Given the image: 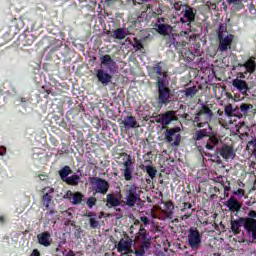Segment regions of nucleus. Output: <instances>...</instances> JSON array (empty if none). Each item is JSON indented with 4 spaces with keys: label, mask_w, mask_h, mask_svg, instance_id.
I'll return each mask as SVG.
<instances>
[{
    "label": "nucleus",
    "mask_w": 256,
    "mask_h": 256,
    "mask_svg": "<svg viewBox=\"0 0 256 256\" xmlns=\"http://www.w3.org/2000/svg\"><path fill=\"white\" fill-rule=\"evenodd\" d=\"M117 67V62L111 58V55L106 54L100 57V69L96 70V78L103 87H107L113 81V75Z\"/></svg>",
    "instance_id": "1"
},
{
    "label": "nucleus",
    "mask_w": 256,
    "mask_h": 256,
    "mask_svg": "<svg viewBox=\"0 0 256 256\" xmlns=\"http://www.w3.org/2000/svg\"><path fill=\"white\" fill-rule=\"evenodd\" d=\"M156 87L158 91V103L160 105H169L173 99V90L169 88V82L164 78H156Z\"/></svg>",
    "instance_id": "2"
},
{
    "label": "nucleus",
    "mask_w": 256,
    "mask_h": 256,
    "mask_svg": "<svg viewBox=\"0 0 256 256\" xmlns=\"http://www.w3.org/2000/svg\"><path fill=\"white\" fill-rule=\"evenodd\" d=\"M141 201V191L135 184L126 185L122 203L127 207H135Z\"/></svg>",
    "instance_id": "3"
},
{
    "label": "nucleus",
    "mask_w": 256,
    "mask_h": 256,
    "mask_svg": "<svg viewBox=\"0 0 256 256\" xmlns=\"http://www.w3.org/2000/svg\"><path fill=\"white\" fill-rule=\"evenodd\" d=\"M164 141L171 143L172 147L181 145V128L179 126L173 128H165Z\"/></svg>",
    "instance_id": "4"
},
{
    "label": "nucleus",
    "mask_w": 256,
    "mask_h": 256,
    "mask_svg": "<svg viewBox=\"0 0 256 256\" xmlns=\"http://www.w3.org/2000/svg\"><path fill=\"white\" fill-rule=\"evenodd\" d=\"M203 241V234L200 233L197 227H190L188 229L187 243L193 249L197 250L201 247Z\"/></svg>",
    "instance_id": "5"
},
{
    "label": "nucleus",
    "mask_w": 256,
    "mask_h": 256,
    "mask_svg": "<svg viewBox=\"0 0 256 256\" xmlns=\"http://www.w3.org/2000/svg\"><path fill=\"white\" fill-rule=\"evenodd\" d=\"M233 41H235V36L233 34H229V33H227L226 35L219 34L218 51H220V53H225V51H229V49H231V45H233Z\"/></svg>",
    "instance_id": "6"
},
{
    "label": "nucleus",
    "mask_w": 256,
    "mask_h": 256,
    "mask_svg": "<svg viewBox=\"0 0 256 256\" xmlns=\"http://www.w3.org/2000/svg\"><path fill=\"white\" fill-rule=\"evenodd\" d=\"M184 9L182 10L183 17L180 18V23H187V25H191V23H195V17H197V9L189 6V4L183 5Z\"/></svg>",
    "instance_id": "7"
},
{
    "label": "nucleus",
    "mask_w": 256,
    "mask_h": 256,
    "mask_svg": "<svg viewBox=\"0 0 256 256\" xmlns=\"http://www.w3.org/2000/svg\"><path fill=\"white\" fill-rule=\"evenodd\" d=\"M175 37V45L174 48L176 51H181L183 47H187L189 41H191V36H189L188 32L182 31L179 34L174 33Z\"/></svg>",
    "instance_id": "8"
},
{
    "label": "nucleus",
    "mask_w": 256,
    "mask_h": 256,
    "mask_svg": "<svg viewBox=\"0 0 256 256\" xmlns=\"http://www.w3.org/2000/svg\"><path fill=\"white\" fill-rule=\"evenodd\" d=\"M244 231L249 241L256 240V219L248 218L244 222Z\"/></svg>",
    "instance_id": "9"
},
{
    "label": "nucleus",
    "mask_w": 256,
    "mask_h": 256,
    "mask_svg": "<svg viewBox=\"0 0 256 256\" xmlns=\"http://www.w3.org/2000/svg\"><path fill=\"white\" fill-rule=\"evenodd\" d=\"M175 120V113L173 111H167L156 118V123H160V125H162V129H169V124Z\"/></svg>",
    "instance_id": "10"
},
{
    "label": "nucleus",
    "mask_w": 256,
    "mask_h": 256,
    "mask_svg": "<svg viewBox=\"0 0 256 256\" xmlns=\"http://www.w3.org/2000/svg\"><path fill=\"white\" fill-rule=\"evenodd\" d=\"M216 153H219L220 157H222V159L225 161H229V159H235L236 155L233 147L227 144H223L221 148H218Z\"/></svg>",
    "instance_id": "11"
},
{
    "label": "nucleus",
    "mask_w": 256,
    "mask_h": 256,
    "mask_svg": "<svg viewBox=\"0 0 256 256\" xmlns=\"http://www.w3.org/2000/svg\"><path fill=\"white\" fill-rule=\"evenodd\" d=\"M96 185L95 191L100 193L101 195H107V191H109V182L103 178H92V184Z\"/></svg>",
    "instance_id": "12"
},
{
    "label": "nucleus",
    "mask_w": 256,
    "mask_h": 256,
    "mask_svg": "<svg viewBox=\"0 0 256 256\" xmlns=\"http://www.w3.org/2000/svg\"><path fill=\"white\" fill-rule=\"evenodd\" d=\"M209 121H211V117L201 114V112L196 113L192 119L193 126L199 129L205 127V125H209Z\"/></svg>",
    "instance_id": "13"
},
{
    "label": "nucleus",
    "mask_w": 256,
    "mask_h": 256,
    "mask_svg": "<svg viewBox=\"0 0 256 256\" xmlns=\"http://www.w3.org/2000/svg\"><path fill=\"white\" fill-rule=\"evenodd\" d=\"M245 218L239 217L238 219L231 217L230 225H231V231L234 233V235H239L241 233V228L243 227L245 229Z\"/></svg>",
    "instance_id": "14"
},
{
    "label": "nucleus",
    "mask_w": 256,
    "mask_h": 256,
    "mask_svg": "<svg viewBox=\"0 0 256 256\" xmlns=\"http://www.w3.org/2000/svg\"><path fill=\"white\" fill-rule=\"evenodd\" d=\"M124 169L122 170L123 177L125 181H133V160H131V156H128L127 160L123 163Z\"/></svg>",
    "instance_id": "15"
},
{
    "label": "nucleus",
    "mask_w": 256,
    "mask_h": 256,
    "mask_svg": "<svg viewBox=\"0 0 256 256\" xmlns=\"http://www.w3.org/2000/svg\"><path fill=\"white\" fill-rule=\"evenodd\" d=\"M133 247V239L129 235H125L121 238L117 245L118 253H123L124 251H129V248Z\"/></svg>",
    "instance_id": "16"
},
{
    "label": "nucleus",
    "mask_w": 256,
    "mask_h": 256,
    "mask_svg": "<svg viewBox=\"0 0 256 256\" xmlns=\"http://www.w3.org/2000/svg\"><path fill=\"white\" fill-rule=\"evenodd\" d=\"M232 86L239 91L242 95H247V91H249V84H247V81L243 79H233L232 80Z\"/></svg>",
    "instance_id": "17"
},
{
    "label": "nucleus",
    "mask_w": 256,
    "mask_h": 256,
    "mask_svg": "<svg viewBox=\"0 0 256 256\" xmlns=\"http://www.w3.org/2000/svg\"><path fill=\"white\" fill-rule=\"evenodd\" d=\"M39 245L42 247H51V243H53V238H51V232L44 231L37 235Z\"/></svg>",
    "instance_id": "18"
},
{
    "label": "nucleus",
    "mask_w": 256,
    "mask_h": 256,
    "mask_svg": "<svg viewBox=\"0 0 256 256\" xmlns=\"http://www.w3.org/2000/svg\"><path fill=\"white\" fill-rule=\"evenodd\" d=\"M226 207H228L229 211H231V213H239V211H241V207H243V205L233 196H231L227 202H226Z\"/></svg>",
    "instance_id": "19"
},
{
    "label": "nucleus",
    "mask_w": 256,
    "mask_h": 256,
    "mask_svg": "<svg viewBox=\"0 0 256 256\" xmlns=\"http://www.w3.org/2000/svg\"><path fill=\"white\" fill-rule=\"evenodd\" d=\"M66 199H69L72 205H81L83 201V194L81 192L73 193L71 190H68L66 193Z\"/></svg>",
    "instance_id": "20"
},
{
    "label": "nucleus",
    "mask_w": 256,
    "mask_h": 256,
    "mask_svg": "<svg viewBox=\"0 0 256 256\" xmlns=\"http://www.w3.org/2000/svg\"><path fill=\"white\" fill-rule=\"evenodd\" d=\"M120 125H124L125 129H137L139 124L137 123V119L134 116H126L124 120L120 123Z\"/></svg>",
    "instance_id": "21"
},
{
    "label": "nucleus",
    "mask_w": 256,
    "mask_h": 256,
    "mask_svg": "<svg viewBox=\"0 0 256 256\" xmlns=\"http://www.w3.org/2000/svg\"><path fill=\"white\" fill-rule=\"evenodd\" d=\"M249 0H226V3L233 11H241L245 9V3Z\"/></svg>",
    "instance_id": "22"
},
{
    "label": "nucleus",
    "mask_w": 256,
    "mask_h": 256,
    "mask_svg": "<svg viewBox=\"0 0 256 256\" xmlns=\"http://www.w3.org/2000/svg\"><path fill=\"white\" fill-rule=\"evenodd\" d=\"M144 163H149L147 166L141 165V169H145L147 175H149L150 179H155L157 177V169L153 167V161L145 160Z\"/></svg>",
    "instance_id": "23"
},
{
    "label": "nucleus",
    "mask_w": 256,
    "mask_h": 256,
    "mask_svg": "<svg viewBox=\"0 0 256 256\" xmlns=\"http://www.w3.org/2000/svg\"><path fill=\"white\" fill-rule=\"evenodd\" d=\"M181 211L184 213L182 220L186 221V219H189L193 215V205L189 202H184Z\"/></svg>",
    "instance_id": "24"
},
{
    "label": "nucleus",
    "mask_w": 256,
    "mask_h": 256,
    "mask_svg": "<svg viewBox=\"0 0 256 256\" xmlns=\"http://www.w3.org/2000/svg\"><path fill=\"white\" fill-rule=\"evenodd\" d=\"M106 205L111 209V207H119L121 205V200L113 194H107Z\"/></svg>",
    "instance_id": "25"
},
{
    "label": "nucleus",
    "mask_w": 256,
    "mask_h": 256,
    "mask_svg": "<svg viewBox=\"0 0 256 256\" xmlns=\"http://www.w3.org/2000/svg\"><path fill=\"white\" fill-rule=\"evenodd\" d=\"M220 142L221 140L217 138V136H209L205 147L208 151H215V147H217Z\"/></svg>",
    "instance_id": "26"
},
{
    "label": "nucleus",
    "mask_w": 256,
    "mask_h": 256,
    "mask_svg": "<svg viewBox=\"0 0 256 256\" xmlns=\"http://www.w3.org/2000/svg\"><path fill=\"white\" fill-rule=\"evenodd\" d=\"M156 31L159 35H162L163 37H167L169 35V30L171 29V25L169 24H155Z\"/></svg>",
    "instance_id": "27"
},
{
    "label": "nucleus",
    "mask_w": 256,
    "mask_h": 256,
    "mask_svg": "<svg viewBox=\"0 0 256 256\" xmlns=\"http://www.w3.org/2000/svg\"><path fill=\"white\" fill-rule=\"evenodd\" d=\"M152 72L156 73L158 77H163L162 79H167V72L163 71V62H158L153 65Z\"/></svg>",
    "instance_id": "28"
},
{
    "label": "nucleus",
    "mask_w": 256,
    "mask_h": 256,
    "mask_svg": "<svg viewBox=\"0 0 256 256\" xmlns=\"http://www.w3.org/2000/svg\"><path fill=\"white\" fill-rule=\"evenodd\" d=\"M54 191L55 189L49 188L48 192L42 196L43 205L46 209H49V205H51V201H53V196L49 195V193H54Z\"/></svg>",
    "instance_id": "29"
},
{
    "label": "nucleus",
    "mask_w": 256,
    "mask_h": 256,
    "mask_svg": "<svg viewBox=\"0 0 256 256\" xmlns=\"http://www.w3.org/2000/svg\"><path fill=\"white\" fill-rule=\"evenodd\" d=\"M244 68H246L247 73H255L256 69V62H255V57H250L249 60H247L244 63Z\"/></svg>",
    "instance_id": "30"
},
{
    "label": "nucleus",
    "mask_w": 256,
    "mask_h": 256,
    "mask_svg": "<svg viewBox=\"0 0 256 256\" xmlns=\"http://www.w3.org/2000/svg\"><path fill=\"white\" fill-rule=\"evenodd\" d=\"M59 176H60V179L62 181H65L69 178V175H71V173H73V170H71V167L70 166H64L62 167L60 170H59Z\"/></svg>",
    "instance_id": "31"
},
{
    "label": "nucleus",
    "mask_w": 256,
    "mask_h": 256,
    "mask_svg": "<svg viewBox=\"0 0 256 256\" xmlns=\"http://www.w3.org/2000/svg\"><path fill=\"white\" fill-rule=\"evenodd\" d=\"M64 183H66L67 185H71L72 187H77V185H79V183H81V177L77 174L72 175V176L66 178Z\"/></svg>",
    "instance_id": "32"
},
{
    "label": "nucleus",
    "mask_w": 256,
    "mask_h": 256,
    "mask_svg": "<svg viewBox=\"0 0 256 256\" xmlns=\"http://www.w3.org/2000/svg\"><path fill=\"white\" fill-rule=\"evenodd\" d=\"M204 137H209V131L206 128L197 130L193 135L194 141H201Z\"/></svg>",
    "instance_id": "33"
},
{
    "label": "nucleus",
    "mask_w": 256,
    "mask_h": 256,
    "mask_svg": "<svg viewBox=\"0 0 256 256\" xmlns=\"http://www.w3.org/2000/svg\"><path fill=\"white\" fill-rule=\"evenodd\" d=\"M164 207L166 209V217H168V219H173V209H175L173 202L171 200L164 202Z\"/></svg>",
    "instance_id": "34"
},
{
    "label": "nucleus",
    "mask_w": 256,
    "mask_h": 256,
    "mask_svg": "<svg viewBox=\"0 0 256 256\" xmlns=\"http://www.w3.org/2000/svg\"><path fill=\"white\" fill-rule=\"evenodd\" d=\"M197 86L188 87L184 90V95L186 99H193L195 95H197Z\"/></svg>",
    "instance_id": "35"
},
{
    "label": "nucleus",
    "mask_w": 256,
    "mask_h": 256,
    "mask_svg": "<svg viewBox=\"0 0 256 256\" xmlns=\"http://www.w3.org/2000/svg\"><path fill=\"white\" fill-rule=\"evenodd\" d=\"M112 37L121 41L125 39V37H127V33H125V30L123 28H117L113 31Z\"/></svg>",
    "instance_id": "36"
},
{
    "label": "nucleus",
    "mask_w": 256,
    "mask_h": 256,
    "mask_svg": "<svg viewBox=\"0 0 256 256\" xmlns=\"http://www.w3.org/2000/svg\"><path fill=\"white\" fill-rule=\"evenodd\" d=\"M240 111L243 115H248V113H251L253 111V105L248 103H242L240 105Z\"/></svg>",
    "instance_id": "37"
},
{
    "label": "nucleus",
    "mask_w": 256,
    "mask_h": 256,
    "mask_svg": "<svg viewBox=\"0 0 256 256\" xmlns=\"http://www.w3.org/2000/svg\"><path fill=\"white\" fill-rule=\"evenodd\" d=\"M198 113H201L202 115H206L207 117L213 119V110H211V108H209V106L207 105H203Z\"/></svg>",
    "instance_id": "38"
},
{
    "label": "nucleus",
    "mask_w": 256,
    "mask_h": 256,
    "mask_svg": "<svg viewBox=\"0 0 256 256\" xmlns=\"http://www.w3.org/2000/svg\"><path fill=\"white\" fill-rule=\"evenodd\" d=\"M165 41L167 47H171L172 45L175 47V33L166 35Z\"/></svg>",
    "instance_id": "39"
},
{
    "label": "nucleus",
    "mask_w": 256,
    "mask_h": 256,
    "mask_svg": "<svg viewBox=\"0 0 256 256\" xmlns=\"http://www.w3.org/2000/svg\"><path fill=\"white\" fill-rule=\"evenodd\" d=\"M246 149H247L248 151H251V153H253V155H255V153H256V139L250 140V141L247 143Z\"/></svg>",
    "instance_id": "40"
},
{
    "label": "nucleus",
    "mask_w": 256,
    "mask_h": 256,
    "mask_svg": "<svg viewBox=\"0 0 256 256\" xmlns=\"http://www.w3.org/2000/svg\"><path fill=\"white\" fill-rule=\"evenodd\" d=\"M227 23H220L218 31H217V35L219 37V35H227Z\"/></svg>",
    "instance_id": "41"
},
{
    "label": "nucleus",
    "mask_w": 256,
    "mask_h": 256,
    "mask_svg": "<svg viewBox=\"0 0 256 256\" xmlns=\"http://www.w3.org/2000/svg\"><path fill=\"white\" fill-rule=\"evenodd\" d=\"M16 103H18V105H27V103H31V98L29 97H20L18 99H16Z\"/></svg>",
    "instance_id": "42"
},
{
    "label": "nucleus",
    "mask_w": 256,
    "mask_h": 256,
    "mask_svg": "<svg viewBox=\"0 0 256 256\" xmlns=\"http://www.w3.org/2000/svg\"><path fill=\"white\" fill-rule=\"evenodd\" d=\"M224 113L227 117H233V105L228 104L224 108Z\"/></svg>",
    "instance_id": "43"
},
{
    "label": "nucleus",
    "mask_w": 256,
    "mask_h": 256,
    "mask_svg": "<svg viewBox=\"0 0 256 256\" xmlns=\"http://www.w3.org/2000/svg\"><path fill=\"white\" fill-rule=\"evenodd\" d=\"M97 204V198L90 197L86 201V205L89 207V209H93V206Z\"/></svg>",
    "instance_id": "44"
},
{
    "label": "nucleus",
    "mask_w": 256,
    "mask_h": 256,
    "mask_svg": "<svg viewBox=\"0 0 256 256\" xmlns=\"http://www.w3.org/2000/svg\"><path fill=\"white\" fill-rule=\"evenodd\" d=\"M240 111H241V109L237 106L235 108H233L232 117H238V119H242L243 114Z\"/></svg>",
    "instance_id": "45"
},
{
    "label": "nucleus",
    "mask_w": 256,
    "mask_h": 256,
    "mask_svg": "<svg viewBox=\"0 0 256 256\" xmlns=\"http://www.w3.org/2000/svg\"><path fill=\"white\" fill-rule=\"evenodd\" d=\"M82 233H83V229H81V226H75L74 237L76 239H81Z\"/></svg>",
    "instance_id": "46"
},
{
    "label": "nucleus",
    "mask_w": 256,
    "mask_h": 256,
    "mask_svg": "<svg viewBox=\"0 0 256 256\" xmlns=\"http://www.w3.org/2000/svg\"><path fill=\"white\" fill-rule=\"evenodd\" d=\"M89 223H90V227H91L92 229H97V228H99L100 223H99V221L96 220L95 218H90V219H89Z\"/></svg>",
    "instance_id": "47"
},
{
    "label": "nucleus",
    "mask_w": 256,
    "mask_h": 256,
    "mask_svg": "<svg viewBox=\"0 0 256 256\" xmlns=\"http://www.w3.org/2000/svg\"><path fill=\"white\" fill-rule=\"evenodd\" d=\"M228 185L225 186V184L223 183H220L221 187H223L224 189V194L226 195L227 197V193H229V191H231V182L227 181Z\"/></svg>",
    "instance_id": "48"
},
{
    "label": "nucleus",
    "mask_w": 256,
    "mask_h": 256,
    "mask_svg": "<svg viewBox=\"0 0 256 256\" xmlns=\"http://www.w3.org/2000/svg\"><path fill=\"white\" fill-rule=\"evenodd\" d=\"M134 49H136L137 51H141V49H143V43H141V41L139 40H135L134 41V45H133Z\"/></svg>",
    "instance_id": "49"
},
{
    "label": "nucleus",
    "mask_w": 256,
    "mask_h": 256,
    "mask_svg": "<svg viewBox=\"0 0 256 256\" xmlns=\"http://www.w3.org/2000/svg\"><path fill=\"white\" fill-rule=\"evenodd\" d=\"M244 219H256V211L250 210L248 213V217H244Z\"/></svg>",
    "instance_id": "50"
},
{
    "label": "nucleus",
    "mask_w": 256,
    "mask_h": 256,
    "mask_svg": "<svg viewBox=\"0 0 256 256\" xmlns=\"http://www.w3.org/2000/svg\"><path fill=\"white\" fill-rule=\"evenodd\" d=\"M233 195H240L241 197H243L245 195V190L239 188L238 190L233 192Z\"/></svg>",
    "instance_id": "51"
},
{
    "label": "nucleus",
    "mask_w": 256,
    "mask_h": 256,
    "mask_svg": "<svg viewBox=\"0 0 256 256\" xmlns=\"http://www.w3.org/2000/svg\"><path fill=\"white\" fill-rule=\"evenodd\" d=\"M140 221H142L144 225H149V218L147 216L140 217Z\"/></svg>",
    "instance_id": "52"
},
{
    "label": "nucleus",
    "mask_w": 256,
    "mask_h": 256,
    "mask_svg": "<svg viewBox=\"0 0 256 256\" xmlns=\"http://www.w3.org/2000/svg\"><path fill=\"white\" fill-rule=\"evenodd\" d=\"M7 153V148L5 146H0V155L3 157Z\"/></svg>",
    "instance_id": "53"
},
{
    "label": "nucleus",
    "mask_w": 256,
    "mask_h": 256,
    "mask_svg": "<svg viewBox=\"0 0 256 256\" xmlns=\"http://www.w3.org/2000/svg\"><path fill=\"white\" fill-rule=\"evenodd\" d=\"M248 9H249L250 13H253V11L256 13L255 4L250 3L248 6Z\"/></svg>",
    "instance_id": "54"
},
{
    "label": "nucleus",
    "mask_w": 256,
    "mask_h": 256,
    "mask_svg": "<svg viewBox=\"0 0 256 256\" xmlns=\"http://www.w3.org/2000/svg\"><path fill=\"white\" fill-rule=\"evenodd\" d=\"M30 256H41V252H39V250L37 249H34L30 254Z\"/></svg>",
    "instance_id": "55"
},
{
    "label": "nucleus",
    "mask_w": 256,
    "mask_h": 256,
    "mask_svg": "<svg viewBox=\"0 0 256 256\" xmlns=\"http://www.w3.org/2000/svg\"><path fill=\"white\" fill-rule=\"evenodd\" d=\"M86 217H90V219H93V217H97V214L95 212H88L86 213Z\"/></svg>",
    "instance_id": "56"
},
{
    "label": "nucleus",
    "mask_w": 256,
    "mask_h": 256,
    "mask_svg": "<svg viewBox=\"0 0 256 256\" xmlns=\"http://www.w3.org/2000/svg\"><path fill=\"white\" fill-rule=\"evenodd\" d=\"M174 9H175L176 11H181V5H180L179 3H175V4H174Z\"/></svg>",
    "instance_id": "57"
},
{
    "label": "nucleus",
    "mask_w": 256,
    "mask_h": 256,
    "mask_svg": "<svg viewBox=\"0 0 256 256\" xmlns=\"http://www.w3.org/2000/svg\"><path fill=\"white\" fill-rule=\"evenodd\" d=\"M46 94L47 95H52L53 97H55L57 95V93L51 91V90H46Z\"/></svg>",
    "instance_id": "58"
},
{
    "label": "nucleus",
    "mask_w": 256,
    "mask_h": 256,
    "mask_svg": "<svg viewBox=\"0 0 256 256\" xmlns=\"http://www.w3.org/2000/svg\"><path fill=\"white\" fill-rule=\"evenodd\" d=\"M65 256H75V252L73 250H69Z\"/></svg>",
    "instance_id": "59"
},
{
    "label": "nucleus",
    "mask_w": 256,
    "mask_h": 256,
    "mask_svg": "<svg viewBox=\"0 0 256 256\" xmlns=\"http://www.w3.org/2000/svg\"><path fill=\"white\" fill-rule=\"evenodd\" d=\"M127 253H133L135 255V251H133L132 247H130L128 250H124Z\"/></svg>",
    "instance_id": "60"
},
{
    "label": "nucleus",
    "mask_w": 256,
    "mask_h": 256,
    "mask_svg": "<svg viewBox=\"0 0 256 256\" xmlns=\"http://www.w3.org/2000/svg\"><path fill=\"white\" fill-rule=\"evenodd\" d=\"M213 189H214V193H219V191H220L219 187H217V186H215Z\"/></svg>",
    "instance_id": "61"
},
{
    "label": "nucleus",
    "mask_w": 256,
    "mask_h": 256,
    "mask_svg": "<svg viewBox=\"0 0 256 256\" xmlns=\"http://www.w3.org/2000/svg\"><path fill=\"white\" fill-rule=\"evenodd\" d=\"M0 223H5V217L0 216Z\"/></svg>",
    "instance_id": "62"
},
{
    "label": "nucleus",
    "mask_w": 256,
    "mask_h": 256,
    "mask_svg": "<svg viewBox=\"0 0 256 256\" xmlns=\"http://www.w3.org/2000/svg\"><path fill=\"white\" fill-rule=\"evenodd\" d=\"M190 55H191L190 61H193V59H195V55H193V53H191Z\"/></svg>",
    "instance_id": "63"
},
{
    "label": "nucleus",
    "mask_w": 256,
    "mask_h": 256,
    "mask_svg": "<svg viewBox=\"0 0 256 256\" xmlns=\"http://www.w3.org/2000/svg\"><path fill=\"white\" fill-rule=\"evenodd\" d=\"M238 67H245V64L239 63V64H238Z\"/></svg>",
    "instance_id": "64"
}]
</instances>
